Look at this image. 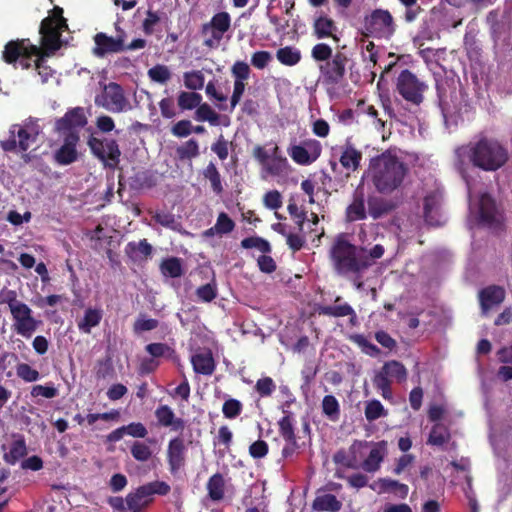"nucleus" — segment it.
Instances as JSON below:
<instances>
[{
	"label": "nucleus",
	"mask_w": 512,
	"mask_h": 512,
	"mask_svg": "<svg viewBox=\"0 0 512 512\" xmlns=\"http://www.w3.org/2000/svg\"><path fill=\"white\" fill-rule=\"evenodd\" d=\"M161 273L170 278H178L183 274L182 261L178 257H168L160 264Z\"/></svg>",
	"instance_id": "obj_45"
},
{
	"label": "nucleus",
	"mask_w": 512,
	"mask_h": 512,
	"mask_svg": "<svg viewBox=\"0 0 512 512\" xmlns=\"http://www.w3.org/2000/svg\"><path fill=\"white\" fill-rule=\"evenodd\" d=\"M379 485L382 491L393 492L401 498H406L408 495V486L406 484L400 483L397 480L381 478L379 479Z\"/></svg>",
	"instance_id": "obj_47"
},
{
	"label": "nucleus",
	"mask_w": 512,
	"mask_h": 512,
	"mask_svg": "<svg viewBox=\"0 0 512 512\" xmlns=\"http://www.w3.org/2000/svg\"><path fill=\"white\" fill-rule=\"evenodd\" d=\"M451 439V433L447 426L436 423L432 426L427 443L432 446L441 447Z\"/></svg>",
	"instance_id": "obj_40"
},
{
	"label": "nucleus",
	"mask_w": 512,
	"mask_h": 512,
	"mask_svg": "<svg viewBox=\"0 0 512 512\" xmlns=\"http://www.w3.org/2000/svg\"><path fill=\"white\" fill-rule=\"evenodd\" d=\"M337 30L335 22L327 17V16H319L314 20L313 23V34L317 39H324L333 37L334 39H337L334 36V32Z\"/></svg>",
	"instance_id": "obj_35"
},
{
	"label": "nucleus",
	"mask_w": 512,
	"mask_h": 512,
	"mask_svg": "<svg viewBox=\"0 0 512 512\" xmlns=\"http://www.w3.org/2000/svg\"><path fill=\"white\" fill-rule=\"evenodd\" d=\"M184 85L187 89L196 92L204 87L205 77L202 71L193 70L183 74Z\"/></svg>",
	"instance_id": "obj_49"
},
{
	"label": "nucleus",
	"mask_w": 512,
	"mask_h": 512,
	"mask_svg": "<svg viewBox=\"0 0 512 512\" xmlns=\"http://www.w3.org/2000/svg\"><path fill=\"white\" fill-rule=\"evenodd\" d=\"M369 170L373 185L382 194L398 189L409 171L408 166L388 150L370 159Z\"/></svg>",
	"instance_id": "obj_2"
},
{
	"label": "nucleus",
	"mask_w": 512,
	"mask_h": 512,
	"mask_svg": "<svg viewBox=\"0 0 512 512\" xmlns=\"http://www.w3.org/2000/svg\"><path fill=\"white\" fill-rule=\"evenodd\" d=\"M187 447L182 437L176 436L169 440L166 450V460L171 475L176 476L186 465Z\"/></svg>",
	"instance_id": "obj_13"
},
{
	"label": "nucleus",
	"mask_w": 512,
	"mask_h": 512,
	"mask_svg": "<svg viewBox=\"0 0 512 512\" xmlns=\"http://www.w3.org/2000/svg\"><path fill=\"white\" fill-rule=\"evenodd\" d=\"M329 257L335 272L341 276L360 275L372 265L367 249L351 243L344 233L336 236Z\"/></svg>",
	"instance_id": "obj_1"
},
{
	"label": "nucleus",
	"mask_w": 512,
	"mask_h": 512,
	"mask_svg": "<svg viewBox=\"0 0 512 512\" xmlns=\"http://www.w3.org/2000/svg\"><path fill=\"white\" fill-rule=\"evenodd\" d=\"M366 35L376 39H390L395 33V24L391 13L384 9H375L364 18Z\"/></svg>",
	"instance_id": "obj_7"
},
{
	"label": "nucleus",
	"mask_w": 512,
	"mask_h": 512,
	"mask_svg": "<svg viewBox=\"0 0 512 512\" xmlns=\"http://www.w3.org/2000/svg\"><path fill=\"white\" fill-rule=\"evenodd\" d=\"M387 446L388 444L385 440L374 443L368 456L362 462L361 468L368 473L377 472L388 453Z\"/></svg>",
	"instance_id": "obj_23"
},
{
	"label": "nucleus",
	"mask_w": 512,
	"mask_h": 512,
	"mask_svg": "<svg viewBox=\"0 0 512 512\" xmlns=\"http://www.w3.org/2000/svg\"><path fill=\"white\" fill-rule=\"evenodd\" d=\"M276 58L285 66H295L301 60V52L295 47L285 46L277 50Z\"/></svg>",
	"instance_id": "obj_44"
},
{
	"label": "nucleus",
	"mask_w": 512,
	"mask_h": 512,
	"mask_svg": "<svg viewBox=\"0 0 512 512\" xmlns=\"http://www.w3.org/2000/svg\"><path fill=\"white\" fill-rule=\"evenodd\" d=\"M289 163L286 157L280 154V149L277 145L271 150V159L264 166L266 172L272 176H283L287 173Z\"/></svg>",
	"instance_id": "obj_30"
},
{
	"label": "nucleus",
	"mask_w": 512,
	"mask_h": 512,
	"mask_svg": "<svg viewBox=\"0 0 512 512\" xmlns=\"http://www.w3.org/2000/svg\"><path fill=\"white\" fill-rule=\"evenodd\" d=\"M315 511L338 512L342 508V503L333 494H323L317 496L312 503Z\"/></svg>",
	"instance_id": "obj_37"
},
{
	"label": "nucleus",
	"mask_w": 512,
	"mask_h": 512,
	"mask_svg": "<svg viewBox=\"0 0 512 512\" xmlns=\"http://www.w3.org/2000/svg\"><path fill=\"white\" fill-rule=\"evenodd\" d=\"M360 445V442L355 441L349 448V452L345 449H339L333 455V461L335 464L342 465L346 468L357 469V461H356V446Z\"/></svg>",
	"instance_id": "obj_39"
},
{
	"label": "nucleus",
	"mask_w": 512,
	"mask_h": 512,
	"mask_svg": "<svg viewBox=\"0 0 512 512\" xmlns=\"http://www.w3.org/2000/svg\"><path fill=\"white\" fill-rule=\"evenodd\" d=\"M203 176L205 179L209 180L211 189L216 195L223 193L224 187L222 185L221 175L214 162L211 161L208 163L203 170Z\"/></svg>",
	"instance_id": "obj_43"
},
{
	"label": "nucleus",
	"mask_w": 512,
	"mask_h": 512,
	"mask_svg": "<svg viewBox=\"0 0 512 512\" xmlns=\"http://www.w3.org/2000/svg\"><path fill=\"white\" fill-rule=\"evenodd\" d=\"M321 144L315 139L304 141V146L293 145L288 149L292 160L299 165L313 163L321 154Z\"/></svg>",
	"instance_id": "obj_15"
},
{
	"label": "nucleus",
	"mask_w": 512,
	"mask_h": 512,
	"mask_svg": "<svg viewBox=\"0 0 512 512\" xmlns=\"http://www.w3.org/2000/svg\"><path fill=\"white\" fill-rule=\"evenodd\" d=\"M235 228L234 221L228 216L227 213L221 212L219 213L216 224H215V230H218L219 235L228 234L232 232Z\"/></svg>",
	"instance_id": "obj_62"
},
{
	"label": "nucleus",
	"mask_w": 512,
	"mask_h": 512,
	"mask_svg": "<svg viewBox=\"0 0 512 512\" xmlns=\"http://www.w3.org/2000/svg\"><path fill=\"white\" fill-rule=\"evenodd\" d=\"M80 140L78 132L65 134L63 144L54 153V160L59 165H69L78 159L77 144Z\"/></svg>",
	"instance_id": "obj_18"
},
{
	"label": "nucleus",
	"mask_w": 512,
	"mask_h": 512,
	"mask_svg": "<svg viewBox=\"0 0 512 512\" xmlns=\"http://www.w3.org/2000/svg\"><path fill=\"white\" fill-rule=\"evenodd\" d=\"M102 319V312L99 309L88 308L85 310L84 317L78 322L80 331L89 334L91 329L99 325Z\"/></svg>",
	"instance_id": "obj_42"
},
{
	"label": "nucleus",
	"mask_w": 512,
	"mask_h": 512,
	"mask_svg": "<svg viewBox=\"0 0 512 512\" xmlns=\"http://www.w3.org/2000/svg\"><path fill=\"white\" fill-rule=\"evenodd\" d=\"M225 486L224 476L219 472L213 474L206 484L208 497L214 502L221 501L225 496Z\"/></svg>",
	"instance_id": "obj_36"
},
{
	"label": "nucleus",
	"mask_w": 512,
	"mask_h": 512,
	"mask_svg": "<svg viewBox=\"0 0 512 512\" xmlns=\"http://www.w3.org/2000/svg\"><path fill=\"white\" fill-rule=\"evenodd\" d=\"M196 297L199 301L202 302H212L218 294L217 290V284L215 280H212L211 282L201 285L196 289Z\"/></svg>",
	"instance_id": "obj_52"
},
{
	"label": "nucleus",
	"mask_w": 512,
	"mask_h": 512,
	"mask_svg": "<svg viewBox=\"0 0 512 512\" xmlns=\"http://www.w3.org/2000/svg\"><path fill=\"white\" fill-rule=\"evenodd\" d=\"M63 13V8L54 6L48 16L41 21L39 28L41 45L47 51L54 52L61 48L62 32L68 29Z\"/></svg>",
	"instance_id": "obj_5"
},
{
	"label": "nucleus",
	"mask_w": 512,
	"mask_h": 512,
	"mask_svg": "<svg viewBox=\"0 0 512 512\" xmlns=\"http://www.w3.org/2000/svg\"><path fill=\"white\" fill-rule=\"evenodd\" d=\"M193 119L197 122H208L212 126L223 124L227 126L228 118L225 117L227 122H221V116L206 102L200 103L194 112Z\"/></svg>",
	"instance_id": "obj_32"
},
{
	"label": "nucleus",
	"mask_w": 512,
	"mask_h": 512,
	"mask_svg": "<svg viewBox=\"0 0 512 512\" xmlns=\"http://www.w3.org/2000/svg\"><path fill=\"white\" fill-rule=\"evenodd\" d=\"M441 200L436 193H430L423 199V218L426 225L439 227L443 225L441 213Z\"/></svg>",
	"instance_id": "obj_19"
},
{
	"label": "nucleus",
	"mask_w": 512,
	"mask_h": 512,
	"mask_svg": "<svg viewBox=\"0 0 512 512\" xmlns=\"http://www.w3.org/2000/svg\"><path fill=\"white\" fill-rule=\"evenodd\" d=\"M157 184V177L150 170H141L134 173L130 177V186L133 189L152 188Z\"/></svg>",
	"instance_id": "obj_38"
},
{
	"label": "nucleus",
	"mask_w": 512,
	"mask_h": 512,
	"mask_svg": "<svg viewBox=\"0 0 512 512\" xmlns=\"http://www.w3.org/2000/svg\"><path fill=\"white\" fill-rule=\"evenodd\" d=\"M159 326V321L154 318H145L144 314H140L139 317L133 323V331L135 334H141L146 331H151Z\"/></svg>",
	"instance_id": "obj_54"
},
{
	"label": "nucleus",
	"mask_w": 512,
	"mask_h": 512,
	"mask_svg": "<svg viewBox=\"0 0 512 512\" xmlns=\"http://www.w3.org/2000/svg\"><path fill=\"white\" fill-rule=\"evenodd\" d=\"M365 201L364 190L357 188L353 193L351 203L345 209V222L353 223L367 218L369 213L366 210Z\"/></svg>",
	"instance_id": "obj_20"
},
{
	"label": "nucleus",
	"mask_w": 512,
	"mask_h": 512,
	"mask_svg": "<svg viewBox=\"0 0 512 512\" xmlns=\"http://www.w3.org/2000/svg\"><path fill=\"white\" fill-rule=\"evenodd\" d=\"M10 313L14 320V330L17 334L30 338L37 330L39 322L32 316L31 308L26 304L11 306Z\"/></svg>",
	"instance_id": "obj_12"
},
{
	"label": "nucleus",
	"mask_w": 512,
	"mask_h": 512,
	"mask_svg": "<svg viewBox=\"0 0 512 512\" xmlns=\"http://www.w3.org/2000/svg\"><path fill=\"white\" fill-rule=\"evenodd\" d=\"M191 363L196 373L202 375H212L216 368V363L212 352L209 349L195 353L191 357Z\"/></svg>",
	"instance_id": "obj_27"
},
{
	"label": "nucleus",
	"mask_w": 512,
	"mask_h": 512,
	"mask_svg": "<svg viewBox=\"0 0 512 512\" xmlns=\"http://www.w3.org/2000/svg\"><path fill=\"white\" fill-rule=\"evenodd\" d=\"M87 144L92 154L103 162L105 167L114 170L119 165L121 151L115 139L90 136Z\"/></svg>",
	"instance_id": "obj_9"
},
{
	"label": "nucleus",
	"mask_w": 512,
	"mask_h": 512,
	"mask_svg": "<svg viewBox=\"0 0 512 512\" xmlns=\"http://www.w3.org/2000/svg\"><path fill=\"white\" fill-rule=\"evenodd\" d=\"M41 132L38 119L30 117L23 124H13L9 129V138L1 140L0 147L5 152H26Z\"/></svg>",
	"instance_id": "obj_4"
},
{
	"label": "nucleus",
	"mask_w": 512,
	"mask_h": 512,
	"mask_svg": "<svg viewBox=\"0 0 512 512\" xmlns=\"http://www.w3.org/2000/svg\"><path fill=\"white\" fill-rule=\"evenodd\" d=\"M361 160V151L357 150L351 143H347L343 147V151L339 159L343 168L354 172L360 167Z\"/></svg>",
	"instance_id": "obj_33"
},
{
	"label": "nucleus",
	"mask_w": 512,
	"mask_h": 512,
	"mask_svg": "<svg viewBox=\"0 0 512 512\" xmlns=\"http://www.w3.org/2000/svg\"><path fill=\"white\" fill-rule=\"evenodd\" d=\"M342 300L341 296H337L335 298V304L334 305H319L317 307V312L320 315L328 316V317H346V316H352L356 317V313L352 306L348 303H341L338 304Z\"/></svg>",
	"instance_id": "obj_29"
},
{
	"label": "nucleus",
	"mask_w": 512,
	"mask_h": 512,
	"mask_svg": "<svg viewBox=\"0 0 512 512\" xmlns=\"http://www.w3.org/2000/svg\"><path fill=\"white\" fill-rule=\"evenodd\" d=\"M28 51L40 53V47L32 44L29 39L11 40L4 46L2 58L7 64H15Z\"/></svg>",
	"instance_id": "obj_17"
},
{
	"label": "nucleus",
	"mask_w": 512,
	"mask_h": 512,
	"mask_svg": "<svg viewBox=\"0 0 512 512\" xmlns=\"http://www.w3.org/2000/svg\"><path fill=\"white\" fill-rule=\"evenodd\" d=\"M284 416L278 421L279 433L284 440L293 441L296 438L293 417L289 411H284Z\"/></svg>",
	"instance_id": "obj_50"
},
{
	"label": "nucleus",
	"mask_w": 512,
	"mask_h": 512,
	"mask_svg": "<svg viewBox=\"0 0 512 512\" xmlns=\"http://www.w3.org/2000/svg\"><path fill=\"white\" fill-rule=\"evenodd\" d=\"M95 103L113 113L125 112L132 108L122 86L116 82L105 85L101 99L96 98Z\"/></svg>",
	"instance_id": "obj_10"
},
{
	"label": "nucleus",
	"mask_w": 512,
	"mask_h": 512,
	"mask_svg": "<svg viewBox=\"0 0 512 512\" xmlns=\"http://www.w3.org/2000/svg\"><path fill=\"white\" fill-rule=\"evenodd\" d=\"M28 453L26 441L23 435H17L10 445L9 451L4 453L3 460L9 465H15Z\"/></svg>",
	"instance_id": "obj_34"
},
{
	"label": "nucleus",
	"mask_w": 512,
	"mask_h": 512,
	"mask_svg": "<svg viewBox=\"0 0 512 512\" xmlns=\"http://www.w3.org/2000/svg\"><path fill=\"white\" fill-rule=\"evenodd\" d=\"M139 492L137 489L134 492L129 493L126 496V504L127 509L131 512H141L146 506H148V501L143 500V498H140Z\"/></svg>",
	"instance_id": "obj_61"
},
{
	"label": "nucleus",
	"mask_w": 512,
	"mask_h": 512,
	"mask_svg": "<svg viewBox=\"0 0 512 512\" xmlns=\"http://www.w3.org/2000/svg\"><path fill=\"white\" fill-rule=\"evenodd\" d=\"M254 389L261 397H270L276 390V384L271 377H262L257 380Z\"/></svg>",
	"instance_id": "obj_59"
},
{
	"label": "nucleus",
	"mask_w": 512,
	"mask_h": 512,
	"mask_svg": "<svg viewBox=\"0 0 512 512\" xmlns=\"http://www.w3.org/2000/svg\"><path fill=\"white\" fill-rule=\"evenodd\" d=\"M505 290L498 285H490L479 292V301L483 314H486L490 309L500 305L505 299Z\"/></svg>",
	"instance_id": "obj_22"
},
{
	"label": "nucleus",
	"mask_w": 512,
	"mask_h": 512,
	"mask_svg": "<svg viewBox=\"0 0 512 512\" xmlns=\"http://www.w3.org/2000/svg\"><path fill=\"white\" fill-rule=\"evenodd\" d=\"M367 204L368 213L374 220L390 214L397 208V203L392 199H386L375 195L368 197Z\"/></svg>",
	"instance_id": "obj_25"
},
{
	"label": "nucleus",
	"mask_w": 512,
	"mask_h": 512,
	"mask_svg": "<svg viewBox=\"0 0 512 512\" xmlns=\"http://www.w3.org/2000/svg\"><path fill=\"white\" fill-rule=\"evenodd\" d=\"M126 34L108 36L106 33L99 32L94 36L95 47L93 53L97 57H103L110 53H119L125 50Z\"/></svg>",
	"instance_id": "obj_16"
},
{
	"label": "nucleus",
	"mask_w": 512,
	"mask_h": 512,
	"mask_svg": "<svg viewBox=\"0 0 512 512\" xmlns=\"http://www.w3.org/2000/svg\"><path fill=\"white\" fill-rule=\"evenodd\" d=\"M322 412L331 421H336L340 416V405L333 395H326L322 400Z\"/></svg>",
	"instance_id": "obj_48"
},
{
	"label": "nucleus",
	"mask_w": 512,
	"mask_h": 512,
	"mask_svg": "<svg viewBox=\"0 0 512 512\" xmlns=\"http://www.w3.org/2000/svg\"><path fill=\"white\" fill-rule=\"evenodd\" d=\"M154 415L160 427H170L173 431H182L185 428V420L176 417L173 409L168 405H159Z\"/></svg>",
	"instance_id": "obj_24"
},
{
	"label": "nucleus",
	"mask_w": 512,
	"mask_h": 512,
	"mask_svg": "<svg viewBox=\"0 0 512 512\" xmlns=\"http://www.w3.org/2000/svg\"><path fill=\"white\" fill-rule=\"evenodd\" d=\"M202 95L194 91H180L177 96V105L181 111L197 109L202 102Z\"/></svg>",
	"instance_id": "obj_41"
},
{
	"label": "nucleus",
	"mask_w": 512,
	"mask_h": 512,
	"mask_svg": "<svg viewBox=\"0 0 512 512\" xmlns=\"http://www.w3.org/2000/svg\"><path fill=\"white\" fill-rule=\"evenodd\" d=\"M311 56L315 61L327 62L333 57V50L326 43H318L312 48Z\"/></svg>",
	"instance_id": "obj_60"
},
{
	"label": "nucleus",
	"mask_w": 512,
	"mask_h": 512,
	"mask_svg": "<svg viewBox=\"0 0 512 512\" xmlns=\"http://www.w3.org/2000/svg\"><path fill=\"white\" fill-rule=\"evenodd\" d=\"M153 248L147 239H142L139 242L131 241L125 247V254L133 262L146 260L151 256Z\"/></svg>",
	"instance_id": "obj_31"
},
{
	"label": "nucleus",
	"mask_w": 512,
	"mask_h": 512,
	"mask_svg": "<svg viewBox=\"0 0 512 512\" xmlns=\"http://www.w3.org/2000/svg\"><path fill=\"white\" fill-rule=\"evenodd\" d=\"M231 17L228 12L216 13L208 23H204L201 28V33L206 34L211 30V34L216 42H220L224 34L230 29Z\"/></svg>",
	"instance_id": "obj_21"
},
{
	"label": "nucleus",
	"mask_w": 512,
	"mask_h": 512,
	"mask_svg": "<svg viewBox=\"0 0 512 512\" xmlns=\"http://www.w3.org/2000/svg\"><path fill=\"white\" fill-rule=\"evenodd\" d=\"M470 163L483 171L495 172L509 161L508 148L499 140L483 136L466 147Z\"/></svg>",
	"instance_id": "obj_3"
},
{
	"label": "nucleus",
	"mask_w": 512,
	"mask_h": 512,
	"mask_svg": "<svg viewBox=\"0 0 512 512\" xmlns=\"http://www.w3.org/2000/svg\"><path fill=\"white\" fill-rule=\"evenodd\" d=\"M349 59L343 52H336L331 59L319 66L323 83L336 86L340 84L346 75V66Z\"/></svg>",
	"instance_id": "obj_11"
},
{
	"label": "nucleus",
	"mask_w": 512,
	"mask_h": 512,
	"mask_svg": "<svg viewBox=\"0 0 512 512\" xmlns=\"http://www.w3.org/2000/svg\"><path fill=\"white\" fill-rule=\"evenodd\" d=\"M427 88L428 86L420 81L409 69L402 70L397 78V92L405 101L415 106H419L423 102V94Z\"/></svg>",
	"instance_id": "obj_8"
},
{
	"label": "nucleus",
	"mask_w": 512,
	"mask_h": 512,
	"mask_svg": "<svg viewBox=\"0 0 512 512\" xmlns=\"http://www.w3.org/2000/svg\"><path fill=\"white\" fill-rule=\"evenodd\" d=\"M152 218L156 223L169 229H175L178 224L175 216L167 211H157Z\"/></svg>",
	"instance_id": "obj_64"
},
{
	"label": "nucleus",
	"mask_w": 512,
	"mask_h": 512,
	"mask_svg": "<svg viewBox=\"0 0 512 512\" xmlns=\"http://www.w3.org/2000/svg\"><path fill=\"white\" fill-rule=\"evenodd\" d=\"M497 210L494 199L489 194H482L479 199V223L492 227L497 223Z\"/></svg>",
	"instance_id": "obj_26"
},
{
	"label": "nucleus",
	"mask_w": 512,
	"mask_h": 512,
	"mask_svg": "<svg viewBox=\"0 0 512 512\" xmlns=\"http://www.w3.org/2000/svg\"><path fill=\"white\" fill-rule=\"evenodd\" d=\"M241 246L245 249H258L260 252L264 254L271 252L270 243L267 240L258 236L244 238L241 241Z\"/></svg>",
	"instance_id": "obj_53"
},
{
	"label": "nucleus",
	"mask_w": 512,
	"mask_h": 512,
	"mask_svg": "<svg viewBox=\"0 0 512 512\" xmlns=\"http://www.w3.org/2000/svg\"><path fill=\"white\" fill-rule=\"evenodd\" d=\"M406 367L397 360H390L384 363L381 369L376 372L372 382L374 387L381 393V396L390 400L393 397L391 389V379L394 378L398 383H403L407 379Z\"/></svg>",
	"instance_id": "obj_6"
},
{
	"label": "nucleus",
	"mask_w": 512,
	"mask_h": 512,
	"mask_svg": "<svg viewBox=\"0 0 512 512\" xmlns=\"http://www.w3.org/2000/svg\"><path fill=\"white\" fill-rule=\"evenodd\" d=\"M87 122L85 109L78 106L68 109L63 117L57 119L54 129L58 133L78 132L77 129L83 128Z\"/></svg>",
	"instance_id": "obj_14"
},
{
	"label": "nucleus",
	"mask_w": 512,
	"mask_h": 512,
	"mask_svg": "<svg viewBox=\"0 0 512 512\" xmlns=\"http://www.w3.org/2000/svg\"><path fill=\"white\" fill-rule=\"evenodd\" d=\"M496 356L503 364L498 368L497 377L503 382L512 380V343L501 347L496 352Z\"/></svg>",
	"instance_id": "obj_28"
},
{
	"label": "nucleus",
	"mask_w": 512,
	"mask_h": 512,
	"mask_svg": "<svg viewBox=\"0 0 512 512\" xmlns=\"http://www.w3.org/2000/svg\"><path fill=\"white\" fill-rule=\"evenodd\" d=\"M211 150L217 157L224 161L229 155V142L225 139L223 134H220L214 143L211 145Z\"/></svg>",
	"instance_id": "obj_63"
},
{
	"label": "nucleus",
	"mask_w": 512,
	"mask_h": 512,
	"mask_svg": "<svg viewBox=\"0 0 512 512\" xmlns=\"http://www.w3.org/2000/svg\"><path fill=\"white\" fill-rule=\"evenodd\" d=\"M200 154L198 141L194 138L189 139L176 148V156L180 161L191 160Z\"/></svg>",
	"instance_id": "obj_46"
},
{
	"label": "nucleus",
	"mask_w": 512,
	"mask_h": 512,
	"mask_svg": "<svg viewBox=\"0 0 512 512\" xmlns=\"http://www.w3.org/2000/svg\"><path fill=\"white\" fill-rule=\"evenodd\" d=\"M242 409V403L234 398L226 400L222 406L223 415L227 419H235L241 414Z\"/></svg>",
	"instance_id": "obj_58"
},
{
	"label": "nucleus",
	"mask_w": 512,
	"mask_h": 512,
	"mask_svg": "<svg viewBox=\"0 0 512 512\" xmlns=\"http://www.w3.org/2000/svg\"><path fill=\"white\" fill-rule=\"evenodd\" d=\"M364 414L369 422L375 421L387 415V411L379 400L373 399L366 402Z\"/></svg>",
	"instance_id": "obj_51"
},
{
	"label": "nucleus",
	"mask_w": 512,
	"mask_h": 512,
	"mask_svg": "<svg viewBox=\"0 0 512 512\" xmlns=\"http://www.w3.org/2000/svg\"><path fill=\"white\" fill-rule=\"evenodd\" d=\"M16 375L25 382H35L40 379V373L27 363L16 366Z\"/></svg>",
	"instance_id": "obj_56"
},
{
	"label": "nucleus",
	"mask_w": 512,
	"mask_h": 512,
	"mask_svg": "<svg viewBox=\"0 0 512 512\" xmlns=\"http://www.w3.org/2000/svg\"><path fill=\"white\" fill-rule=\"evenodd\" d=\"M133 458L140 462H146L152 457V450L150 447L139 441H135L130 448Z\"/></svg>",
	"instance_id": "obj_55"
},
{
	"label": "nucleus",
	"mask_w": 512,
	"mask_h": 512,
	"mask_svg": "<svg viewBox=\"0 0 512 512\" xmlns=\"http://www.w3.org/2000/svg\"><path fill=\"white\" fill-rule=\"evenodd\" d=\"M148 76L152 81L164 84L171 78V72L167 66L157 64L148 70Z\"/></svg>",
	"instance_id": "obj_57"
}]
</instances>
